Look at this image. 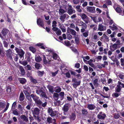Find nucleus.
I'll return each instance as SVG.
<instances>
[{
    "instance_id": "1",
    "label": "nucleus",
    "mask_w": 124,
    "mask_h": 124,
    "mask_svg": "<svg viewBox=\"0 0 124 124\" xmlns=\"http://www.w3.org/2000/svg\"><path fill=\"white\" fill-rule=\"evenodd\" d=\"M71 105L69 103L65 104L62 108V109L63 111L64 115L65 116H67L68 115V113L70 107Z\"/></svg>"
},
{
    "instance_id": "2",
    "label": "nucleus",
    "mask_w": 124,
    "mask_h": 124,
    "mask_svg": "<svg viewBox=\"0 0 124 124\" xmlns=\"http://www.w3.org/2000/svg\"><path fill=\"white\" fill-rule=\"evenodd\" d=\"M122 88H124V84L122 83L121 81L118 82L116 88V92H119Z\"/></svg>"
},
{
    "instance_id": "3",
    "label": "nucleus",
    "mask_w": 124,
    "mask_h": 124,
    "mask_svg": "<svg viewBox=\"0 0 124 124\" xmlns=\"http://www.w3.org/2000/svg\"><path fill=\"white\" fill-rule=\"evenodd\" d=\"M80 16L86 23L87 24L89 22V19L86 15L84 13L80 14Z\"/></svg>"
},
{
    "instance_id": "4",
    "label": "nucleus",
    "mask_w": 124,
    "mask_h": 124,
    "mask_svg": "<svg viewBox=\"0 0 124 124\" xmlns=\"http://www.w3.org/2000/svg\"><path fill=\"white\" fill-rule=\"evenodd\" d=\"M15 50L16 52L20 56L21 58V57H23L25 52L22 49L16 47Z\"/></svg>"
},
{
    "instance_id": "5",
    "label": "nucleus",
    "mask_w": 124,
    "mask_h": 124,
    "mask_svg": "<svg viewBox=\"0 0 124 124\" xmlns=\"http://www.w3.org/2000/svg\"><path fill=\"white\" fill-rule=\"evenodd\" d=\"M90 17L94 22L95 23L101 22L102 20V19L100 17H97L95 16L93 17L90 16Z\"/></svg>"
},
{
    "instance_id": "6",
    "label": "nucleus",
    "mask_w": 124,
    "mask_h": 124,
    "mask_svg": "<svg viewBox=\"0 0 124 124\" xmlns=\"http://www.w3.org/2000/svg\"><path fill=\"white\" fill-rule=\"evenodd\" d=\"M86 8L87 11L90 13H93L95 12V8L94 7L87 6Z\"/></svg>"
},
{
    "instance_id": "7",
    "label": "nucleus",
    "mask_w": 124,
    "mask_h": 124,
    "mask_svg": "<svg viewBox=\"0 0 124 124\" xmlns=\"http://www.w3.org/2000/svg\"><path fill=\"white\" fill-rule=\"evenodd\" d=\"M97 116L98 118L102 120H104L106 117V115L104 113L102 112H101L97 115Z\"/></svg>"
},
{
    "instance_id": "8",
    "label": "nucleus",
    "mask_w": 124,
    "mask_h": 124,
    "mask_svg": "<svg viewBox=\"0 0 124 124\" xmlns=\"http://www.w3.org/2000/svg\"><path fill=\"white\" fill-rule=\"evenodd\" d=\"M42 56L43 57L44 63L46 64L47 63L50 64V60H49L47 58H46L44 54H43Z\"/></svg>"
},
{
    "instance_id": "9",
    "label": "nucleus",
    "mask_w": 124,
    "mask_h": 124,
    "mask_svg": "<svg viewBox=\"0 0 124 124\" xmlns=\"http://www.w3.org/2000/svg\"><path fill=\"white\" fill-rule=\"evenodd\" d=\"M114 8L116 12L118 13H120L122 12V10L119 8V6L116 4H115L114 5Z\"/></svg>"
},
{
    "instance_id": "10",
    "label": "nucleus",
    "mask_w": 124,
    "mask_h": 124,
    "mask_svg": "<svg viewBox=\"0 0 124 124\" xmlns=\"http://www.w3.org/2000/svg\"><path fill=\"white\" fill-rule=\"evenodd\" d=\"M37 24L39 26L43 27L44 28V24H43L42 20L40 18H39L37 20Z\"/></svg>"
},
{
    "instance_id": "11",
    "label": "nucleus",
    "mask_w": 124,
    "mask_h": 124,
    "mask_svg": "<svg viewBox=\"0 0 124 124\" xmlns=\"http://www.w3.org/2000/svg\"><path fill=\"white\" fill-rule=\"evenodd\" d=\"M59 28L63 32H65L66 31V28L64 25L61 24L60 23H59Z\"/></svg>"
},
{
    "instance_id": "12",
    "label": "nucleus",
    "mask_w": 124,
    "mask_h": 124,
    "mask_svg": "<svg viewBox=\"0 0 124 124\" xmlns=\"http://www.w3.org/2000/svg\"><path fill=\"white\" fill-rule=\"evenodd\" d=\"M7 56L9 57L10 59H12V57H11V54L12 53L11 50L10 49H9L8 50L6 51Z\"/></svg>"
},
{
    "instance_id": "13",
    "label": "nucleus",
    "mask_w": 124,
    "mask_h": 124,
    "mask_svg": "<svg viewBox=\"0 0 124 124\" xmlns=\"http://www.w3.org/2000/svg\"><path fill=\"white\" fill-rule=\"evenodd\" d=\"M77 23L79 26H82V28H85V26H87L85 23L81 21H78Z\"/></svg>"
},
{
    "instance_id": "14",
    "label": "nucleus",
    "mask_w": 124,
    "mask_h": 124,
    "mask_svg": "<svg viewBox=\"0 0 124 124\" xmlns=\"http://www.w3.org/2000/svg\"><path fill=\"white\" fill-rule=\"evenodd\" d=\"M53 30L55 32L56 34L57 35H60L61 34L62 32L61 30L58 28H55Z\"/></svg>"
},
{
    "instance_id": "15",
    "label": "nucleus",
    "mask_w": 124,
    "mask_h": 124,
    "mask_svg": "<svg viewBox=\"0 0 124 124\" xmlns=\"http://www.w3.org/2000/svg\"><path fill=\"white\" fill-rule=\"evenodd\" d=\"M106 30V27L102 25L99 24L98 25V30L100 31H103Z\"/></svg>"
},
{
    "instance_id": "16",
    "label": "nucleus",
    "mask_w": 124,
    "mask_h": 124,
    "mask_svg": "<svg viewBox=\"0 0 124 124\" xmlns=\"http://www.w3.org/2000/svg\"><path fill=\"white\" fill-rule=\"evenodd\" d=\"M40 110L37 108H35L32 111V113L33 114L38 115L39 113Z\"/></svg>"
},
{
    "instance_id": "17",
    "label": "nucleus",
    "mask_w": 124,
    "mask_h": 124,
    "mask_svg": "<svg viewBox=\"0 0 124 124\" xmlns=\"http://www.w3.org/2000/svg\"><path fill=\"white\" fill-rule=\"evenodd\" d=\"M87 108L89 110H93L95 108V106L93 104H88Z\"/></svg>"
},
{
    "instance_id": "18",
    "label": "nucleus",
    "mask_w": 124,
    "mask_h": 124,
    "mask_svg": "<svg viewBox=\"0 0 124 124\" xmlns=\"http://www.w3.org/2000/svg\"><path fill=\"white\" fill-rule=\"evenodd\" d=\"M31 97L32 98L33 100L36 102L39 99V97L36 95L32 94H31Z\"/></svg>"
},
{
    "instance_id": "19",
    "label": "nucleus",
    "mask_w": 124,
    "mask_h": 124,
    "mask_svg": "<svg viewBox=\"0 0 124 124\" xmlns=\"http://www.w3.org/2000/svg\"><path fill=\"white\" fill-rule=\"evenodd\" d=\"M20 117L21 119L24 121L27 122L29 121L28 117L24 115H21Z\"/></svg>"
},
{
    "instance_id": "20",
    "label": "nucleus",
    "mask_w": 124,
    "mask_h": 124,
    "mask_svg": "<svg viewBox=\"0 0 124 124\" xmlns=\"http://www.w3.org/2000/svg\"><path fill=\"white\" fill-rule=\"evenodd\" d=\"M93 61V60L90 59V60L87 61V62H85L86 64H88L89 65L92 67H94V64L92 63Z\"/></svg>"
},
{
    "instance_id": "21",
    "label": "nucleus",
    "mask_w": 124,
    "mask_h": 124,
    "mask_svg": "<svg viewBox=\"0 0 124 124\" xmlns=\"http://www.w3.org/2000/svg\"><path fill=\"white\" fill-rule=\"evenodd\" d=\"M70 34L74 37L77 36V32L74 30L70 29Z\"/></svg>"
},
{
    "instance_id": "22",
    "label": "nucleus",
    "mask_w": 124,
    "mask_h": 124,
    "mask_svg": "<svg viewBox=\"0 0 124 124\" xmlns=\"http://www.w3.org/2000/svg\"><path fill=\"white\" fill-rule=\"evenodd\" d=\"M24 98V96L23 93V92H21L19 97V101H23Z\"/></svg>"
},
{
    "instance_id": "23",
    "label": "nucleus",
    "mask_w": 124,
    "mask_h": 124,
    "mask_svg": "<svg viewBox=\"0 0 124 124\" xmlns=\"http://www.w3.org/2000/svg\"><path fill=\"white\" fill-rule=\"evenodd\" d=\"M70 6V7L68 8L67 13L70 15H71L73 14V11L74 10H73L70 8L71 7V6Z\"/></svg>"
},
{
    "instance_id": "24",
    "label": "nucleus",
    "mask_w": 124,
    "mask_h": 124,
    "mask_svg": "<svg viewBox=\"0 0 124 124\" xmlns=\"http://www.w3.org/2000/svg\"><path fill=\"white\" fill-rule=\"evenodd\" d=\"M53 97L54 99L56 100H57L59 98V95L58 93H54Z\"/></svg>"
},
{
    "instance_id": "25",
    "label": "nucleus",
    "mask_w": 124,
    "mask_h": 124,
    "mask_svg": "<svg viewBox=\"0 0 124 124\" xmlns=\"http://www.w3.org/2000/svg\"><path fill=\"white\" fill-rule=\"evenodd\" d=\"M41 97L43 98H46V99L47 98V96L45 92L43 91L42 93H41L40 95Z\"/></svg>"
},
{
    "instance_id": "26",
    "label": "nucleus",
    "mask_w": 124,
    "mask_h": 124,
    "mask_svg": "<svg viewBox=\"0 0 124 124\" xmlns=\"http://www.w3.org/2000/svg\"><path fill=\"white\" fill-rule=\"evenodd\" d=\"M19 69L21 72V74L23 75H24L25 73V71L23 67L20 66H19Z\"/></svg>"
},
{
    "instance_id": "27",
    "label": "nucleus",
    "mask_w": 124,
    "mask_h": 124,
    "mask_svg": "<svg viewBox=\"0 0 124 124\" xmlns=\"http://www.w3.org/2000/svg\"><path fill=\"white\" fill-rule=\"evenodd\" d=\"M43 91H44L43 90V88H41L40 89H38L36 91V93L38 94H40Z\"/></svg>"
},
{
    "instance_id": "28",
    "label": "nucleus",
    "mask_w": 124,
    "mask_h": 124,
    "mask_svg": "<svg viewBox=\"0 0 124 124\" xmlns=\"http://www.w3.org/2000/svg\"><path fill=\"white\" fill-rule=\"evenodd\" d=\"M67 15L64 14L60 16V19L61 20V21L62 22H63L64 21V19H65Z\"/></svg>"
},
{
    "instance_id": "29",
    "label": "nucleus",
    "mask_w": 124,
    "mask_h": 124,
    "mask_svg": "<svg viewBox=\"0 0 124 124\" xmlns=\"http://www.w3.org/2000/svg\"><path fill=\"white\" fill-rule=\"evenodd\" d=\"M8 31L6 29H3L1 31V33L3 35L5 36L8 33Z\"/></svg>"
},
{
    "instance_id": "30",
    "label": "nucleus",
    "mask_w": 124,
    "mask_h": 124,
    "mask_svg": "<svg viewBox=\"0 0 124 124\" xmlns=\"http://www.w3.org/2000/svg\"><path fill=\"white\" fill-rule=\"evenodd\" d=\"M42 60L41 58L39 56H36L35 58V60L37 62H40Z\"/></svg>"
},
{
    "instance_id": "31",
    "label": "nucleus",
    "mask_w": 124,
    "mask_h": 124,
    "mask_svg": "<svg viewBox=\"0 0 124 124\" xmlns=\"http://www.w3.org/2000/svg\"><path fill=\"white\" fill-rule=\"evenodd\" d=\"M70 119L72 120H75L76 117L75 114L74 113H72L70 116Z\"/></svg>"
},
{
    "instance_id": "32",
    "label": "nucleus",
    "mask_w": 124,
    "mask_h": 124,
    "mask_svg": "<svg viewBox=\"0 0 124 124\" xmlns=\"http://www.w3.org/2000/svg\"><path fill=\"white\" fill-rule=\"evenodd\" d=\"M75 38V41L77 44H78L79 42V40L78 35H77V36L74 37Z\"/></svg>"
},
{
    "instance_id": "33",
    "label": "nucleus",
    "mask_w": 124,
    "mask_h": 124,
    "mask_svg": "<svg viewBox=\"0 0 124 124\" xmlns=\"http://www.w3.org/2000/svg\"><path fill=\"white\" fill-rule=\"evenodd\" d=\"M30 79L31 81L34 83H36L37 82V80L32 77H30Z\"/></svg>"
},
{
    "instance_id": "34",
    "label": "nucleus",
    "mask_w": 124,
    "mask_h": 124,
    "mask_svg": "<svg viewBox=\"0 0 124 124\" xmlns=\"http://www.w3.org/2000/svg\"><path fill=\"white\" fill-rule=\"evenodd\" d=\"M57 22L55 21H53L52 23V27H53L52 30L54 29L55 28H56V27Z\"/></svg>"
},
{
    "instance_id": "35",
    "label": "nucleus",
    "mask_w": 124,
    "mask_h": 124,
    "mask_svg": "<svg viewBox=\"0 0 124 124\" xmlns=\"http://www.w3.org/2000/svg\"><path fill=\"white\" fill-rule=\"evenodd\" d=\"M80 6L79 5L77 6L76 7V8L77 11L80 12L82 11V9L80 8Z\"/></svg>"
},
{
    "instance_id": "36",
    "label": "nucleus",
    "mask_w": 124,
    "mask_h": 124,
    "mask_svg": "<svg viewBox=\"0 0 124 124\" xmlns=\"http://www.w3.org/2000/svg\"><path fill=\"white\" fill-rule=\"evenodd\" d=\"M19 63L24 66H26L28 63L27 61L26 60H24L22 61H20Z\"/></svg>"
},
{
    "instance_id": "37",
    "label": "nucleus",
    "mask_w": 124,
    "mask_h": 124,
    "mask_svg": "<svg viewBox=\"0 0 124 124\" xmlns=\"http://www.w3.org/2000/svg\"><path fill=\"white\" fill-rule=\"evenodd\" d=\"M82 58H83L84 62H87V61L86 60V59L87 60H89L90 59V57L88 56L83 57H82Z\"/></svg>"
},
{
    "instance_id": "38",
    "label": "nucleus",
    "mask_w": 124,
    "mask_h": 124,
    "mask_svg": "<svg viewBox=\"0 0 124 124\" xmlns=\"http://www.w3.org/2000/svg\"><path fill=\"white\" fill-rule=\"evenodd\" d=\"M48 88L50 92L51 93H53V86H49L48 87Z\"/></svg>"
},
{
    "instance_id": "39",
    "label": "nucleus",
    "mask_w": 124,
    "mask_h": 124,
    "mask_svg": "<svg viewBox=\"0 0 124 124\" xmlns=\"http://www.w3.org/2000/svg\"><path fill=\"white\" fill-rule=\"evenodd\" d=\"M24 68L25 69H27L28 70H31L32 69L31 66L29 64H28Z\"/></svg>"
},
{
    "instance_id": "40",
    "label": "nucleus",
    "mask_w": 124,
    "mask_h": 124,
    "mask_svg": "<svg viewBox=\"0 0 124 124\" xmlns=\"http://www.w3.org/2000/svg\"><path fill=\"white\" fill-rule=\"evenodd\" d=\"M35 68L37 69L40 68L41 67V65L37 63H35Z\"/></svg>"
},
{
    "instance_id": "41",
    "label": "nucleus",
    "mask_w": 124,
    "mask_h": 124,
    "mask_svg": "<svg viewBox=\"0 0 124 124\" xmlns=\"http://www.w3.org/2000/svg\"><path fill=\"white\" fill-rule=\"evenodd\" d=\"M55 91L58 93H59L61 91V88L59 86H57L55 88Z\"/></svg>"
},
{
    "instance_id": "42",
    "label": "nucleus",
    "mask_w": 124,
    "mask_h": 124,
    "mask_svg": "<svg viewBox=\"0 0 124 124\" xmlns=\"http://www.w3.org/2000/svg\"><path fill=\"white\" fill-rule=\"evenodd\" d=\"M66 10L65 11L63 9L60 8L59 10V14L61 15V14H63L66 12Z\"/></svg>"
},
{
    "instance_id": "43",
    "label": "nucleus",
    "mask_w": 124,
    "mask_h": 124,
    "mask_svg": "<svg viewBox=\"0 0 124 124\" xmlns=\"http://www.w3.org/2000/svg\"><path fill=\"white\" fill-rule=\"evenodd\" d=\"M20 82L22 84H24L26 82V79L24 78H21L19 79Z\"/></svg>"
},
{
    "instance_id": "44",
    "label": "nucleus",
    "mask_w": 124,
    "mask_h": 124,
    "mask_svg": "<svg viewBox=\"0 0 124 124\" xmlns=\"http://www.w3.org/2000/svg\"><path fill=\"white\" fill-rule=\"evenodd\" d=\"M57 113V112L56 111H53L50 114V115L52 117L56 115Z\"/></svg>"
},
{
    "instance_id": "45",
    "label": "nucleus",
    "mask_w": 124,
    "mask_h": 124,
    "mask_svg": "<svg viewBox=\"0 0 124 124\" xmlns=\"http://www.w3.org/2000/svg\"><path fill=\"white\" fill-rule=\"evenodd\" d=\"M29 49L33 53H34L36 52V49L32 46H30L29 47Z\"/></svg>"
},
{
    "instance_id": "46",
    "label": "nucleus",
    "mask_w": 124,
    "mask_h": 124,
    "mask_svg": "<svg viewBox=\"0 0 124 124\" xmlns=\"http://www.w3.org/2000/svg\"><path fill=\"white\" fill-rule=\"evenodd\" d=\"M35 103L37 104L40 105L42 104V101L39 99Z\"/></svg>"
},
{
    "instance_id": "47",
    "label": "nucleus",
    "mask_w": 124,
    "mask_h": 124,
    "mask_svg": "<svg viewBox=\"0 0 124 124\" xmlns=\"http://www.w3.org/2000/svg\"><path fill=\"white\" fill-rule=\"evenodd\" d=\"M120 117V115L118 114L115 113L114 115V117L115 119H118Z\"/></svg>"
},
{
    "instance_id": "48",
    "label": "nucleus",
    "mask_w": 124,
    "mask_h": 124,
    "mask_svg": "<svg viewBox=\"0 0 124 124\" xmlns=\"http://www.w3.org/2000/svg\"><path fill=\"white\" fill-rule=\"evenodd\" d=\"M98 81V79L97 78L95 79L94 80L93 82V84L94 86L97 85V86Z\"/></svg>"
},
{
    "instance_id": "49",
    "label": "nucleus",
    "mask_w": 124,
    "mask_h": 124,
    "mask_svg": "<svg viewBox=\"0 0 124 124\" xmlns=\"http://www.w3.org/2000/svg\"><path fill=\"white\" fill-rule=\"evenodd\" d=\"M82 35L84 36L85 37H87L88 36V31H87L83 33H82Z\"/></svg>"
},
{
    "instance_id": "50",
    "label": "nucleus",
    "mask_w": 124,
    "mask_h": 124,
    "mask_svg": "<svg viewBox=\"0 0 124 124\" xmlns=\"http://www.w3.org/2000/svg\"><path fill=\"white\" fill-rule=\"evenodd\" d=\"M64 44L66 46H69L70 45V42L68 40L65 41L64 42Z\"/></svg>"
},
{
    "instance_id": "51",
    "label": "nucleus",
    "mask_w": 124,
    "mask_h": 124,
    "mask_svg": "<svg viewBox=\"0 0 124 124\" xmlns=\"http://www.w3.org/2000/svg\"><path fill=\"white\" fill-rule=\"evenodd\" d=\"M26 97L27 99L30 101L31 102L32 101V100L31 98V95H28L26 96Z\"/></svg>"
},
{
    "instance_id": "52",
    "label": "nucleus",
    "mask_w": 124,
    "mask_h": 124,
    "mask_svg": "<svg viewBox=\"0 0 124 124\" xmlns=\"http://www.w3.org/2000/svg\"><path fill=\"white\" fill-rule=\"evenodd\" d=\"M47 121L48 123H51L52 122V119L50 117H48L47 118Z\"/></svg>"
},
{
    "instance_id": "53",
    "label": "nucleus",
    "mask_w": 124,
    "mask_h": 124,
    "mask_svg": "<svg viewBox=\"0 0 124 124\" xmlns=\"http://www.w3.org/2000/svg\"><path fill=\"white\" fill-rule=\"evenodd\" d=\"M80 2V0H73V3L76 4H78Z\"/></svg>"
},
{
    "instance_id": "54",
    "label": "nucleus",
    "mask_w": 124,
    "mask_h": 124,
    "mask_svg": "<svg viewBox=\"0 0 124 124\" xmlns=\"http://www.w3.org/2000/svg\"><path fill=\"white\" fill-rule=\"evenodd\" d=\"M5 104L3 102H0V108H3L5 107Z\"/></svg>"
},
{
    "instance_id": "55",
    "label": "nucleus",
    "mask_w": 124,
    "mask_h": 124,
    "mask_svg": "<svg viewBox=\"0 0 124 124\" xmlns=\"http://www.w3.org/2000/svg\"><path fill=\"white\" fill-rule=\"evenodd\" d=\"M58 70H57L55 72H51V73L52 74V76H55L58 73Z\"/></svg>"
},
{
    "instance_id": "56",
    "label": "nucleus",
    "mask_w": 124,
    "mask_h": 124,
    "mask_svg": "<svg viewBox=\"0 0 124 124\" xmlns=\"http://www.w3.org/2000/svg\"><path fill=\"white\" fill-rule=\"evenodd\" d=\"M93 39L96 40H98L99 39V37L96 34H94L93 36Z\"/></svg>"
},
{
    "instance_id": "57",
    "label": "nucleus",
    "mask_w": 124,
    "mask_h": 124,
    "mask_svg": "<svg viewBox=\"0 0 124 124\" xmlns=\"http://www.w3.org/2000/svg\"><path fill=\"white\" fill-rule=\"evenodd\" d=\"M3 44L5 47L7 48L8 47V44L6 41H4L3 42Z\"/></svg>"
},
{
    "instance_id": "58",
    "label": "nucleus",
    "mask_w": 124,
    "mask_h": 124,
    "mask_svg": "<svg viewBox=\"0 0 124 124\" xmlns=\"http://www.w3.org/2000/svg\"><path fill=\"white\" fill-rule=\"evenodd\" d=\"M82 112L83 114H86L88 113L87 110L85 109H84L82 110Z\"/></svg>"
},
{
    "instance_id": "59",
    "label": "nucleus",
    "mask_w": 124,
    "mask_h": 124,
    "mask_svg": "<svg viewBox=\"0 0 124 124\" xmlns=\"http://www.w3.org/2000/svg\"><path fill=\"white\" fill-rule=\"evenodd\" d=\"M117 27H116V25H115L114 24H113V26L112 27V30L113 31L115 30H116L117 29Z\"/></svg>"
},
{
    "instance_id": "60",
    "label": "nucleus",
    "mask_w": 124,
    "mask_h": 124,
    "mask_svg": "<svg viewBox=\"0 0 124 124\" xmlns=\"http://www.w3.org/2000/svg\"><path fill=\"white\" fill-rule=\"evenodd\" d=\"M38 75L40 76H42L43 74V71L41 72L38 71Z\"/></svg>"
},
{
    "instance_id": "61",
    "label": "nucleus",
    "mask_w": 124,
    "mask_h": 124,
    "mask_svg": "<svg viewBox=\"0 0 124 124\" xmlns=\"http://www.w3.org/2000/svg\"><path fill=\"white\" fill-rule=\"evenodd\" d=\"M57 54L54 53H53V58L55 60L57 59Z\"/></svg>"
},
{
    "instance_id": "62",
    "label": "nucleus",
    "mask_w": 124,
    "mask_h": 124,
    "mask_svg": "<svg viewBox=\"0 0 124 124\" xmlns=\"http://www.w3.org/2000/svg\"><path fill=\"white\" fill-rule=\"evenodd\" d=\"M7 92L8 93H10L11 92V88L10 86L8 87L6 89Z\"/></svg>"
},
{
    "instance_id": "63",
    "label": "nucleus",
    "mask_w": 124,
    "mask_h": 124,
    "mask_svg": "<svg viewBox=\"0 0 124 124\" xmlns=\"http://www.w3.org/2000/svg\"><path fill=\"white\" fill-rule=\"evenodd\" d=\"M13 113L14 115H19V113L16 110H13Z\"/></svg>"
},
{
    "instance_id": "64",
    "label": "nucleus",
    "mask_w": 124,
    "mask_h": 124,
    "mask_svg": "<svg viewBox=\"0 0 124 124\" xmlns=\"http://www.w3.org/2000/svg\"><path fill=\"white\" fill-rule=\"evenodd\" d=\"M54 105H55L58 106L60 104V101H58L54 102Z\"/></svg>"
}]
</instances>
